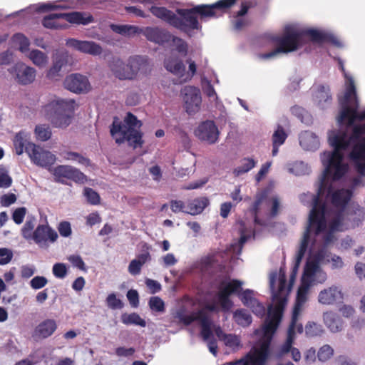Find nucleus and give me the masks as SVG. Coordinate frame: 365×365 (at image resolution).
<instances>
[{"mask_svg":"<svg viewBox=\"0 0 365 365\" xmlns=\"http://www.w3.org/2000/svg\"><path fill=\"white\" fill-rule=\"evenodd\" d=\"M330 145L334 150L325 151L321 155V160L325 169L322 177L317 194L322 195L326 187V179L329 175H333V179H341L348 170V165L342 163L344 155L342 150H345L349 145V142L344 135H334L329 138Z\"/></svg>","mask_w":365,"mask_h":365,"instance_id":"f257e3e1","label":"nucleus"},{"mask_svg":"<svg viewBox=\"0 0 365 365\" xmlns=\"http://www.w3.org/2000/svg\"><path fill=\"white\" fill-rule=\"evenodd\" d=\"M310 197L312 200V207L310 210L307 225L295 256L297 264L301 263L307 252L310 242V235L313 233L315 236H318L324 233L327 228L326 203L321 199L320 195H310Z\"/></svg>","mask_w":365,"mask_h":365,"instance_id":"f03ea898","label":"nucleus"},{"mask_svg":"<svg viewBox=\"0 0 365 365\" xmlns=\"http://www.w3.org/2000/svg\"><path fill=\"white\" fill-rule=\"evenodd\" d=\"M142 123L132 113L128 112L124 123L114 118L110 127V135L117 144L120 145L127 141L134 148L141 147L143 144V133L139 130Z\"/></svg>","mask_w":365,"mask_h":365,"instance_id":"7ed1b4c3","label":"nucleus"},{"mask_svg":"<svg viewBox=\"0 0 365 365\" xmlns=\"http://www.w3.org/2000/svg\"><path fill=\"white\" fill-rule=\"evenodd\" d=\"M74 109V100L57 98L43 106L41 112L54 127L66 128L71 123Z\"/></svg>","mask_w":365,"mask_h":365,"instance_id":"20e7f679","label":"nucleus"},{"mask_svg":"<svg viewBox=\"0 0 365 365\" xmlns=\"http://www.w3.org/2000/svg\"><path fill=\"white\" fill-rule=\"evenodd\" d=\"M64 19L67 22L73 24L88 25L93 22L94 19L92 15H86L85 13L80 11H73L69 13L51 14L44 16L42 19V25L50 29H66V24H61L57 20Z\"/></svg>","mask_w":365,"mask_h":365,"instance_id":"39448f33","label":"nucleus"},{"mask_svg":"<svg viewBox=\"0 0 365 365\" xmlns=\"http://www.w3.org/2000/svg\"><path fill=\"white\" fill-rule=\"evenodd\" d=\"M277 47L273 51L260 55L264 59L274 57L279 53H287L297 50L302 45L300 31L287 27L281 37L276 39Z\"/></svg>","mask_w":365,"mask_h":365,"instance_id":"423d86ee","label":"nucleus"},{"mask_svg":"<svg viewBox=\"0 0 365 365\" xmlns=\"http://www.w3.org/2000/svg\"><path fill=\"white\" fill-rule=\"evenodd\" d=\"M339 101L341 107L339 121L341 123L346 121L349 125L353 124L356 119V110L359 107V103L356 86L351 78L349 79L344 96L339 98Z\"/></svg>","mask_w":365,"mask_h":365,"instance_id":"0eeeda50","label":"nucleus"},{"mask_svg":"<svg viewBox=\"0 0 365 365\" xmlns=\"http://www.w3.org/2000/svg\"><path fill=\"white\" fill-rule=\"evenodd\" d=\"M287 303V299H279L274 306H270L268 309V314L262 327L263 338L270 339L276 331L281 321L283 311Z\"/></svg>","mask_w":365,"mask_h":365,"instance_id":"6e6552de","label":"nucleus"},{"mask_svg":"<svg viewBox=\"0 0 365 365\" xmlns=\"http://www.w3.org/2000/svg\"><path fill=\"white\" fill-rule=\"evenodd\" d=\"M270 354V339H262L242 358L247 365H264Z\"/></svg>","mask_w":365,"mask_h":365,"instance_id":"1a4fd4ad","label":"nucleus"},{"mask_svg":"<svg viewBox=\"0 0 365 365\" xmlns=\"http://www.w3.org/2000/svg\"><path fill=\"white\" fill-rule=\"evenodd\" d=\"M26 153L35 165L41 168H49L56 160L55 155L33 143L26 145Z\"/></svg>","mask_w":365,"mask_h":365,"instance_id":"9d476101","label":"nucleus"},{"mask_svg":"<svg viewBox=\"0 0 365 365\" xmlns=\"http://www.w3.org/2000/svg\"><path fill=\"white\" fill-rule=\"evenodd\" d=\"M52 174L55 182L64 185H68V180L76 183H84L87 180V178L83 173L73 166L67 165H57L53 168Z\"/></svg>","mask_w":365,"mask_h":365,"instance_id":"9b49d317","label":"nucleus"},{"mask_svg":"<svg viewBox=\"0 0 365 365\" xmlns=\"http://www.w3.org/2000/svg\"><path fill=\"white\" fill-rule=\"evenodd\" d=\"M242 282L238 279L225 280L220 284L217 297L220 306L225 310H229L232 306L230 299L232 294H239L242 290Z\"/></svg>","mask_w":365,"mask_h":365,"instance_id":"f8f14e48","label":"nucleus"},{"mask_svg":"<svg viewBox=\"0 0 365 365\" xmlns=\"http://www.w3.org/2000/svg\"><path fill=\"white\" fill-rule=\"evenodd\" d=\"M184 108L186 113L190 115H195L200 110L202 97L198 88L186 86L181 90Z\"/></svg>","mask_w":365,"mask_h":365,"instance_id":"ddd939ff","label":"nucleus"},{"mask_svg":"<svg viewBox=\"0 0 365 365\" xmlns=\"http://www.w3.org/2000/svg\"><path fill=\"white\" fill-rule=\"evenodd\" d=\"M32 235L31 240L40 247L47 246L48 242H55L58 237L57 232L47 223L38 225Z\"/></svg>","mask_w":365,"mask_h":365,"instance_id":"4468645a","label":"nucleus"},{"mask_svg":"<svg viewBox=\"0 0 365 365\" xmlns=\"http://www.w3.org/2000/svg\"><path fill=\"white\" fill-rule=\"evenodd\" d=\"M128 66L129 67L130 74H127V78H131L134 80L138 74L146 75L150 71L148 58L143 56H133L128 59Z\"/></svg>","mask_w":365,"mask_h":365,"instance_id":"2eb2a0df","label":"nucleus"},{"mask_svg":"<svg viewBox=\"0 0 365 365\" xmlns=\"http://www.w3.org/2000/svg\"><path fill=\"white\" fill-rule=\"evenodd\" d=\"M63 85L66 89L75 93H87L91 88L88 78L79 73H73L66 76Z\"/></svg>","mask_w":365,"mask_h":365,"instance_id":"dca6fc26","label":"nucleus"},{"mask_svg":"<svg viewBox=\"0 0 365 365\" xmlns=\"http://www.w3.org/2000/svg\"><path fill=\"white\" fill-rule=\"evenodd\" d=\"M195 134L200 140L213 144L218 139L219 131L214 121L205 120L198 125Z\"/></svg>","mask_w":365,"mask_h":365,"instance_id":"f3484780","label":"nucleus"},{"mask_svg":"<svg viewBox=\"0 0 365 365\" xmlns=\"http://www.w3.org/2000/svg\"><path fill=\"white\" fill-rule=\"evenodd\" d=\"M9 72L15 76L16 81L21 85L30 84L36 78V70L23 63L15 64Z\"/></svg>","mask_w":365,"mask_h":365,"instance_id":"a211bd4d","label":"nucleus"},{"mask_svg":"<svg viewBox=\"0 0 365 365\" xmlns=\"http://www.w3.org/2000/svg\"><path fill=\"white\" fill-rule=\"evenodd\" d=\"M326 253L324 251H319L312 260H308L304 269L302 278V284H307L314 280V276L320 269L319 264L323 263Z\"/></svg>","mask_w":365,"mask_h":365,"instance_id":"6ab92c4d","label":"nucleus"},{"mask_svg":"<svg viewBox=\"0 0 365 365\" xmlns=\"http://www.w3.org/2000/svg\"><path fill=\"white\" fill-rule=\"evenodd\" d=\"M302 41L304 37H309L312 42L314 43H324L328 42L336 46H340L341 43L338 38L334 35L325 33L317 29H309L299 30Z\"/></svg>","mask_w":365,"mask_h":365,"instance_id":"aec40b11","label":"nucleus"},{"mask_svg":"<svg viewBox=\"0 0 365 365\" xmlns=\"http://www.w3.org/2000/svg\"><path fill=\"white\" fill-rule=\"evenodd\" d=\"M57 323L53 319H46L41 322L34 329L32 337L36 340H43L52 336L57 329Z\"/></svg>","mask_w":365,"mask_h":365,"instance_id":"412c9836","label":"nucleus"},{"mask_svg":"<svg viewBox=\"0 0 365 365\" xmlns=\"http://www.w3.org/2000/svg\"><path fill=\"white\" fill-rule=\"evenodd\" d=\"M145 38L152 42L163 45L170 41L172 34L168 31L158 27H146L143 31Z\"/></svg>","mask_w":365,"mask_h":365,"instance_id":"4be33fe9","label":"nucleus"},{"mask_svg":"<svg viewBox=\"0 0 365 365\" xmlns=\"http://www.w3.org/2000/svg\"><path fill=\"white\" fill-rule=\"evenodd\" d=\"M68 44L69 46L84 53L98 56L102 53L101 46L93 41H80L71 38L68 41Z\"/></svg>","mask_w":365,"mask_h":365,"instance_id":"5701e85b","label":"nucleus"},{"mask_svg":"<svg viewBox=\"0 0 365 365\" xmlns=\"http://www.w3.org/2000/svg\"><path fill=\"white\" fill-rule=\"evenodd\" d=\"M343 299L341 291L335 286L322 290L318 296L319 303L326 305L334 304Z\"/></svg>","mask_w":365,"mask_h":365,"instance_id":"b1692460","label":"nucleus"},{"mask_svg":"<svg viewBox=\"0 0 365 365\" xmlns=\"http://www.w3.org/2000/svg\"><path fill=\"white\" fill-rule=\"evenodd\" d=\"M251 1H243L241 3L240 9L237 11L234 17L236 19L232 21V27L234 30L240 31L250 24V21L244 16L246 15L251 7Z\"/></svg>","mask_w":365,"mask_h":365,"instance_id":"393cba45","label":"nucleus"},{"mask_svg":"<svg viewBox=\"0 0 365 365\" xmlns=\"http://www.w3.org/2000/svg\"><path fill=\"white\" fill-rule=\"evenodd\" d=\"M304 331L303 326L301 323L295 324L290 322L287 331V337L285 343L281 346L280 354L282 355L288 352H291L292 349V344L296 337V333L302 334Z\"/></svg>","mask_w":365,"mask_h":365,"instance_id":"a878e982","label":"nucleus"},{"mask_svg":"<svg viewBox=\"0 0 365 365\" xmlns=\"http://www.w3.org/2000/svg\"><path fill=\"white\" fill-rule=\"evenodd\" d=\"M109 67L113 74L119 80H132L131 78H127V74H130L128 63L125 64L120 58H113L109 63Z\"/></svg>","mask_w":365,"mask_h":365,"instance_id":"bb28decb","label":"nucleus"},{"mask_svg":"<svg viewBox=\"0 0 365 365\" xmlns=\"http://www.w3.org/2000/svg\"><path fill=\"white\" fill-rule=\"evenodd\" d=\"M277 273L272 274L270 277V289L272 292L273 300L274 303L277 302L279 299H285V297H282V294H283L286 285H287V279L284 273L279 274L278 278V288L275 290V282L277 279Z\"/></svg>","mask_w":365,"mask_h":365,"instance_id":"cd10ccee","label":"nucleus"},{"mask_svg":"<svg viewBox=\"0 0 365 365\" xmlns=\"http://www.w3.org/2000/svg\"><path fill=\"white\" fill-rule=\"evenodd\" d=\"M299 144L306 150H315L319 146V140L314 133L306 130L299 135Z\"/></svg>","mask_w":365,"mask_h":365,"instance_id":"c85d7f7f","label":"nucleus"},{"mask_svg":"<svg viewBox=\"0 0 365 365\" xmlns=\"http://www.w3.org/2000/svg\"><path fill=\"white\" fill-rule=\"evenodd\" d=\"M352 192L346 189H340L334 192L331 195V203L336 207L344 210L350 200Z\"/></svg>","mask_w":365,"mask_h":365,"instance_id":"c756f323","label":"nucleus"},{"mask_svg":"<svg viewBox=\"0 0 365 365\" xmlns=\"http://www.w3.org/2000/svg\"><path fill=\"white\" fill-rule=\"evenodd\" d=\"M307 299V290L305 288L300 287L297 291V298L292 311V315L290 322L298 324L299 317L302 307Z\"/></svg>","mask_w":365,"mask_h":365,"instance_id":"7c9ffc66","label":"nucleus"},{"mask_svg":"<svg viewBox=\"0 0 365 365\" xmlns=\"http://www.w3.org/2000/svg\"><path fill=\"white\" fill-rule=\"evenodd\" d=\"M150 11L155 16L173 27L175 19H176V14L173 11L165 7L155 6H152Z\"/></svg>","mask_w":365,"mask_h":365,"instance_id":"2f4dec72","label":"nucleus"},{"mask_svg":"<svg viewBox=\"0 0 365 365\" xmlns=\"http://www.w3.org/2000/svg\"><path fill=\"white\" fill-rule=\"evenodd\" d=\"M68 63L67 56L64 54H56L53 58L52 66L47 71L46 76L50 79H53L60 76L61 68Z\"/></svg>","mask_w":365,"mask_h":365,"instance_id":"473e14b6","label":"nucleus"},{"mask_svg":"<svg viewBox=\"0 0 365 365\" xmlns=\"http://www.w3.org/2000/svg\"><path fill=\"white\" fill-rule=\"evenodd\" d=\"M210 204L209 200L206 197H200L190 201L186 206L185 213L195 215L202 212L206 207Z\"/></svg>","mask_w":365,"mask_h":365,"instance_id":"72a5a7b5","label":"nucleus"},{"mask_svg":"<svg viewBox=\"0 0 365 365\" xmlns=\"http://www.w3.org/2000/svg\"><path fill=\"white\" fill-rule=\"evenodd\" d=\"M324 322L332 332H337L341 330L343 322L340 317L333 312H327L323 314Z\"/></svg>","mask_w":365,"mask_h":365,"instance_id":"f704fd0d","label":"nucleus"},{"mask_svg":"<svg viewBox=\"0 0 365 365\" xmlns=\"http://www.w3.org/2000/svg\"><path fill=\"white\" fill-rule=\"evenodd\" d=\"M349 157L356 167L357 163H365V138L353 147Z\"/></svg>","mask_w":365,"mask_h":365,"instance_id":"c9c22d12","label":"nucleus"},{"mask_svg":"<svg viewBox=\"0 0 365 365\" xmlns=\"http://www.w3.org/2000/svg\"><path fill=\"white\" fill-rule=\"evenodd\" d=\"M165 67L175 75L182 74L185 67L183 62L178 58H168L165 61Z\"/></svg>","mask_w":365,"mask_h":365,"instance_id":"e433bc0d","label":"nucleus"},{"mask_svg":"<svg viewBox=\"0 0 365 365\" xmlns=\"http://www.w3.org/2000/svg\"><path fill=\"white\" fill-rule=\"evenodd\" d=\"M200 324L201 327L200 335L204 341H207L212 336V321L207 314L205 313L200 321Z\"/></svg>","mask_w":365,"mask_h":365,"instance_id":"4c0bfd02","label":"nucleus"},{"mask_svg":"<svg viewBox=\"0 0 365 365\" xmlns=\"http://www.w3.org/2000/svg\"><path fill=\"white\" fill-rule=\"evenodd\" d=\"M121 322L125 325L134 324L141 327L146 326V322L142 319L137 313L127 314L123 313L120 317Z\"/></svg>","mask_w":365,"mask_h":365,"instance_id":"58836bf2","label":"nucleus"},{"mask_svg":"<svg viewBox=\"0 0 365 365\" xmlns=\"http://www.w3.org/2000/svg\"><path fill=\"white\" fill-rule=\"evenodd\" d=\"M235 322L244 327H248L252 323V317L249 312L245 309H237L233 314Z\"/></svg>","mask_w":365,"mask_h":365,"instance_id":"ea45409f","label":"nucleus"},{"mask_svg":"<svg viewBox=\"0 0 365 365\" xmlns=\"http://www.w3.org/2000/svg\"><path fill=\"white\" fill-rule=\"evenodd\" d=\"M256 163L254 159L245 158L241 160V165L234 169L233 173L235 176H240L251 170L255 167Z\"/></svg>","mask_w":365,"mask_h":365,"instance_id":"a19ab883","label":"nucleus"},{"mask_svg":"<svg viewBox=\"0 0 365 365\" xmlns=\"http://www.w3.org/2000/svg\"><path fill=\"white\" fill-rule=\"evenodd\" d=\"M304 331L307 337L319 336L324 332L322 326L314 322H308L305 325Z\"/></svg>","mask_w":365,"mask_h":365,"instance_id":"79ce46f5","label":"nucleus"},{"mask_svg":"<svg viewBox=\"0 0 365 365\" xmlns=\"http://www.w3.org/2000/svg\"><path fill=\"white\" fill-rule=\"evenodd\" d=\"M36 219L34 217L28 218L21 228L22 237L27 240H31L32 235L34 234V228L35 227Z\"/></svg>","mask_w":365,"mask_h":365,"instance_id":"37998d69","label":"nucleus"},{"mask_svg":"<svg viewBox=\"0 0 365 365\" xmlns=\"http://www.w3.org/2000/svg\"><path fill=\"white\" fill-rule=\"evenodd\" d=\"M317 98L319 104L330 103L331 101V96L329 86H319L317 93Z\"/></svg>","mask_w":365,"mask_h":365,"instance_id":"c03bdc74","label":"nucleus"},{"mask_svg":"<svg viewBox=\"0 0 365 365\" xmlns=\"http://www.w3.org/2000/svg\"><path fill=\"white\" fill-rule=\"evenodd\" d=\"M29 58L38 66H44L48 60L47 56L43 52L37 49L32 50L30 52Z\"/></svg>","mask_w":365,"mask_h":365,"instance_id":"a18cd8bd","label":"nucleus"},{"mask_svg":"<svg viewBox=\"0 0 365 365\" xmlns=\"http://www.w3.org/2000/svg\"><path fill=\"white\" fill-rule=\"evenodd\" d=\"M64 159L67 160L76 161L81 165L85 166L91 165V160L89 158L83 156L81 154L76 152H66L64 155Z\"/></svg>","mask_w":365,"mask_h":365,"instance_id":"49530a36","label":"nucleus"},{"mask_svg":"<svg viewBox=\"0 0 365 365\" xmlns=\"http://www.w3.org/2000/svg\"><path fill=\"white\" fill-rule=\"evenodd\" d=\"M334 349L329 344H324L319 348L317 352V359L321 362H326L334 355Z\"/></svg>","mask_w":365,"mask_h":365,"instance_id":"de8ad7c7","label":"nucleus"},{"mask_svg":"<svg viewBox=\"0 0 365 365\" xmlns=\"http://www.w3.org/2000/svg\"><path fill=\"white\" fill-rule=\"evenodd\" d=\"M24 133L23 132H19L14 137V145L17 155H21L24 153V150L26 151V146L29 143H26V140L24 139Z\"/></svg>","mask_w":365,"mask_h":365,"instance_id":"09e8293b","label":"nucleus"},{"mask_svg":"<svg viewBox=\"0 0 365 365\" xmlns=\"http://www.w3.org/2000/svg\"><path fill=\"white\" fill-rule=\"evenodd\" d=\"M113 31L121 35H130L138 33V28L131 25H112Z\"/></svg>","mask_w":365,"mask_h":365,"instance_id":"8fccbe9b","label":"nucleus"},{"mask_svg":"<svg viewBox=\"0 0 365 365\" xmlns=\"http://www.w3.org/2000/svg\"><path fill=\"white\" fill-rule=\"evenodd\" d=\"M35 133L38 139L41 141L48 140L51 136V130L48 125H38L35 128Z\"/></svg>","mask_w":365,"mask_h":365,"instance_id":"3c124183","label":"nucleus"},{"mask_svg":"<svg viewBox=\"0 0 365 365\" xmlns=\"http://www.w3.org/2000/svg\"><path fill=\"white\" fill-rule=\"evenodd\" d=\"M170 41L173 42V46H175L176 51L182 55H187L188 50V45L182 38L172 35Z\"/></svg>","mask_w":365,"mask_h":365,"instance_id":"603ef678","label":"nucleus"},{"mask_svg":"<svg viewBox=\"0 0 365 365\" xmlns=\"http://www.w3.org/2000/svg\"><path fill=\"white\" fill-rule=\"evenodd\" d=\"M205 312L203 309L199 310L195 313H192V314L189 315H183L180 317V321L185 324V325H190L192 322L198 321L200 322L205 315Z\"/></svg>","mask_w":365,"mask_h":365,"instance_id":"864d4df0","label":"nucleus"},{"mask_svg":"<svg viewBox=\"0 0 365 365\" xmlns=\"http://www.w3.org/2000/svg\"><path fill=\"white\" fill-rule=\"evenodd\" d=\"M287 138V134L284 131L283 127L278 125L276 130L272 135V143L282 145L285 142Z\"/></svg>","mask_w":365,"mask_h":365,"instance_id":"5fc2aeb1","label":"nucleus"},{"mask_svg":"<svg viewBox=\"0 0 365 365\" xmlns=\"http://www.w3.org/2000/svg\"><path fill=\"white\" fill-rule=\"evenodd\" d=\"M148 305L152 311L156 312H164L165 310V303L159 297H152L150 298Z\"/></svg>","mask_w":365,"mask_h":365,"instance_id":"6e6d98bb","label":"nucleus"},{"mask_svg":"<svg viewBox=\"0 0 365 365\" xmlns=\"http://www.w3.org/2000/svg\"><path fill=\"white\" fill-rule=\"evenodd\" d=\"M344 221V210H341L337 212L333 219L329 223V228L331 231L339 230V228L342 226Z\"/></svg>","mask_w":365,"mask_h":365,"instance_id":"4d7b16f0","label":"nucleus"},{"mask_svg":"<svg viewBox=\"0 0 365 365\" xmlns=\"http://www.w3.org/2000/svg\"><path fill=\"white\" fill-rule=\"evenodd\" d=\"M11 184V177L8 174L6 169L4 166L0 165V187L8 188Z\"/></svg>","mask_w":365,"mask_h":365,"instance_id":"13d9d810","label":"nucleus"},{"mask_svg":"<svg viewBox=\"0 0 365 365\" xmlns=\"http://www.w3.org/2000/svg\"><path fill=\"white\" fill-rule=\"evenodd\" d=\"M263 198H264L263 196L257 197V199L252 203V205L250 209V211L251 212L252 215H253L255 222L258 225H261L260 220L258 217V212L259 210V207L262 202Z\"/></svg>","mask_w":365,"mask_h":365,"instance_id":"bf43d9fd","label":"nucleus"},{"mask_svg":"<svg viewBox=\"0 0 365 365\" xmlns=\"http://www.w3.org/2000/svg\"><path fill=\"white\" fill-rule=\"evenodd\" d=\"M84 195L89 203L91 205H98L100 203V196L97 192L90 187H85Z\"/></svg>","mask_w":365,"mask_h":365,"instance_id":"052dcab7","label":"nucleus"},{"mask_svg":"<svg viewBox=\"0 0 365 365\" xmlns=\"http://www.w3.org/2000/svg\"><path fill=\"white\" fill-rule=\"evenodd\" d=\"M240 299L244 305L247 307H250L253 303H256L253 291L248 289L242 292Z\"/></svg>","mask_w":365,"mask_h":365,"instance_id":"680f3d73","label":"nucleus"},{"mask_svg":"<svg viewBox=\"0 0 365 365\" xmlns=\"http://www.w3.org/2000/svg\"><path fill=\"white\" fill-rule=\"evenodd\" d=\"M222 341L227 346L232 349L237 348L240 345V340L238 336L232 334H227Z\"/></svg>","mask_w":365,"mask_h":365,"instance_id":"e2e57ef3","label":"nucleus"},{"mask_svg":"<svg viewBox=\"0 0 365 365\" xmlns=\"http://www.w3.org/2000/svg\"><path fill=\"white\" fill-rule=\"evenodd\" d=\"M106 302L108 306L113 309H122L123 307V303L116 297L114 293L108 294L106 298Z\"/></svg>","mask_w":365,"mask_h":365,"instance_id":"0e129e2a","label":"nucleus"},{"mask_svg":"<svg viewBox=\"0 0 365 365\" xmlns=\"http://www.w3.org/2000/svg\"><path fill=\"white\" fill-rule=\"evenodd\" d=\"M52 271L53 275L59 279L64 278L67 274V268L64 263H56L53 266Z\"/></svg>","mask_w":365,"mask_h":365,"instance_id":"69168bd1","label":"nucleus"},{"mask_svg":"<svg viewBox=\"0 0 365 365\" xmlns=\"http://www.w3.org/2000/svg\"><path fill=\"white\" fill-rule=\"evenodd\" d=\"M304 362L306 365L313 364L317 358L316 354V349L314 347H311L307 349L303 354Z\"/></svg>","mask_w":365,"mask_h":365,"instance_id":"338daca9","label":"nucleus"},{"mask_svg":"<svg viewBox=\"0 0 365 365\" xmlns=\"http://www.w3.org/2000/svg\"><path fill=\"white\" fill-rule=\"evenodd\" d=\"M48 283V279L43 276H36L30 281V286L34 289H39L44 287Z\"/></svg>","mask_w":365,"mask_h":365,"instance_id":"774afa93","label":"nucleus"}]
</instances>
